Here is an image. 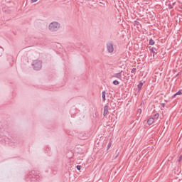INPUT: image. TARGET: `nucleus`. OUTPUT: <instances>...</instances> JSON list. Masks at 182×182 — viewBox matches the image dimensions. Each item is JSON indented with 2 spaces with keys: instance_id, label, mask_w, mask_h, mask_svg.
I'll return each mask as SVG.
<instances>
[{
  "instance_id": "f257e3e1",
  "label": "nucleus",
  "mask_w": 182,
  "mask_h": 182,
  "mask_svg": "<svg viewBox=\"0 0 182 182\" xmlns=\"http://www.w3.org/2000/svg\"><path fill=\"white\" fill-rule=\"evenodd\" d=\"M60 28V23L57 21L51 22L48 26V29L50 32H58Z\"/></svg>"
},
{
  "instance_id": "f03ea898",
  "label": "nucleus",
  "mask_w": 182,
  "mask_h": 182,
  "mask_svg": "<svg viewBox=\"0 0 182 182\" xmlns=\"http://www.w3.org/2000/svg\"><path fill=\"white\" fill-rule=\"evenodd\" d=\"M34 70H41L42 69V61L41 60H34L32 63Z\"/></svg>"
},
{
  "instance_id": "7ed1b4c3",
  "label": "nucleus",
  "mask_w": 182,
  "mask_h": 182,
  "mask_svg": "<svg viewBox=\"0 0 182 182\" xmlns=\"http://www.w3.org/2000/svg\"><path fill=\"white\" fill-rule=\"evenodd\" d=\"M106 48L108 53H113L114 52V43L112 41L107 43Z\"/></svg>"
},
{
  "instance_id": "20e7f679",
  "label": "nucleus",
  "mask_w": 182,
  "mask_h": 182,
  "mask_svg": "<svg viewBox=\"0 0 182 182\" xmlns=\"http://www.w3.org/2000/svg\"><path fill=\"white\" fill-rule=\"evenodd\" d=\"M122 71L120 73H115L114 74L113 77H116L117 79H119V80H122Z\"/></svg>"
},
{
  "instance_id": "39448f33",
  "label": "nucleus",
  "mask_w": 182,
  "mask_h": 182,
  "mask_svg": "<svg viewBox=\"0 0 182 182\" xmlns=\"http://www.w3.org/2000/svg\"><path fill=\"white\" fill-rule=\"evenodd\" d=\"M109 113V106L105 105L104 107V112H103V115L104 116H107V114Z\"/></svg>"
},
{
  "instance_id": "423d86ee",
  "label": "nucleus",
  "mask_w": 182,
  "mask_h": 182,
  "mask_svg": "<svg viewBox=\"0 0 182 182\" xmlns=\"http://www.w3.org/2000/svg\"><path fill=\"white\" fill-rule=\"evenodd\" d=\"M147 123L149 126H151V124L154 123V119L150 118L149 119H148Z\"/></svg>"
},
{
  "instance_id": "0eeeda50",
  "label": "nucleus",
  "mask_w": 182,
  "mask_h": 182,
  "mask_svg": "<svg viewBox=\"0 0 182 182\" xmlns=\"http://www.w3.org/2000/svg\"><path fill=\"white\" fill-rule=\"evenodd\" d=\"M102 100L106 102V91H102Z\"/></svg>"
},
{
  "instance_id": "6e6552de",
  "label": "nucleus",
  "mask_w": 182,
  "mask_h": 182,
  "mask_svg": "<svg viewBox=\"0 0 182 182\" xmlns=\"http://www.w3.org/2000/svg\"><path fill=\"white\" fill-rule=\"evenodd\" d=\"M181 95H182L181 90H179L178 92H177L176 94L173 95V97H176V96H180Z\"/></svg>"
},
{
  "instance_id": "1a4fd4ad",
  "label": "nucleus",
  "mask_w": 182,
  "mask_h": 182,
  "mask_svg": "<svg viewBox=\"0 0 182 182\" xmlns=\"http://www.w3.org/2000/svg\"><path fill=\"white\" fill-rule=\"evenodd\" d=\"M149 45L151 46L154 45V41L153 39L149 40Z\"/></svg>"
},
{
  "instance_id": "9d476101",
  "label": "nucleus",
  "mask_w": 182,
  "mask_h": 182,
  "mask_svg": "<svg viewBox=\"0 0 182 182\" xmlns=\"http://www.w3.org/2000/svg\"><path fill=\"white\" fill-rule=\"evenodd\" d=\"M2 53H4V48H2V47H0V56H2Z\"/></svg>"
},
{
  "instance_id": "9b49d317",
  "label": "nucleus",
  "mask_w": 182,
  "mask_h": 182,
  "mask_svg": "<svg viewBox=\"0 0 182 182\" xmlns=\"http://www.w3.org/2000/svg\"><path fill=\"white\" fill-rule=\"evenodd\" d=\"M142 87H143V82H141L138 85V89H141Z\"/></svg>"
},
{
  "instance_id": "f8f14e48",
  "label": "nucleus",
  "mask_w": 182,
  "mask_h": 182,
  "mask_svg": "<svg viewBox=\"0 0 182 182\" xmlns=\"http://www.w3.org/2000/svg\"><path fill=\"white\" fill-rule=\"evenodd\" d=\"M113 85H119V82L115 80L113 81Z\"/></svg>"
},
{
  "instance_id": "ddd939ff",
  "label": "nucleus",
  "mask_w": 182,
  "mask_h": 182,
  "mask_svg": "<svg viewBox=\"0 0 182 182\" xmlns=\"http://www.w3.org/2000/svg\"><path fill=\"white\" fill-rule=\"evenodd\" d=\"M159 114H155L154 117V119H159Z\"/></svg>"
},
{
  "instance_id": "4468645a",
  "label": "nucleus",
  "mask_w": 182,
  "mask_h": 182,
  "mask_svg": "<svg viewBox=\"0 0 182 182\" xmlns=\"http://www.w3.org/2000/svg\"><path fill=\"white\" fill-rule=\"evenodd\" d=\"M131 73H136V68H133L131 71Z\"/></svg>"
},
{
  "instance_id": "2eb2a0df",
  "label": "nucleus",
  "mask_w": 182,
  "mask_h": 182,
  "mask_svg": "<svg viewBox=\"0 0 182 182\" xmlns=\"http://www.w3.org/2000/svg\"><path fill=\"white\" fill-rule=\"evenodd\" d=\"M137 113L139 114H141V109H138Z\"/></svg>"
},
{
  "instance_id": "dca6fc26",
  "label": "nucleus",
  "mask_w": 182,
  "mask_h": 182,
  "mask_svg": "<svg viewBox=\"0 0 182 182\" xmlns=\"http://www.w3.org/2000/svg\"><path fill=\"white\" fill-rule=\"evenodd\" d=\"M80 165H77V166H76V168H77V170H80Z\"/></svg>"
},
{
  "instance_id": "f3484780",
  "label": "nucleus",
  "mask_w": 182,
  "mask_h": 182,
  "mask_svg": "<svg viewBox=\"0 0 182 182\" xmlns=\"http://www.w3.org/2000/svg\"><path fill=\"white\" fill-rule=\"evenodd\" d=\"M107 147H108V149H110V147H112V144L111 143L108 144Z\"/></svg>"
},
{
  "instance_id": "a211bd4d",
  "label": "nucleus",
  "mask_w": 182,
  "mask_h": 182,
  "mask_svg": "<svg viewBox=\"0 0 182 182\" xmlns=\"http://www.w3.org/2000/svg\"><path fill=\"white\" fill-rule=\"evenodd\" d=\"M151 53H153V55H154V50H153V48L151 49Z\"/></svg>"
},
{
  "instance_id": "6ab92c4d",
  "label": "nucleus",
  "mask_w": 182,
  "mask_h": 182,
  "mask_svg": "<svg viewBox=\"0 0 182 182\" xmlns=\"http://www.w3.org/2000/svg\"><path fill=\"white\" fill-rule=\"evenodd\" d=\"M32 4H34V2H38V0H31Z\"/></svg>"
},
{
  "instance_id": "aec40b11",
  "label": "nucleus",
  "mask_w": 182,
  "mask_h": 182,
  "mask_svg": "<svg viewBox=\"0 0 182 182\" xmlns=\"http://www.w3.org/2000/svg\"><path fill=\"white\" fill-rule=\"evenodd\" d=\"M182 156H180L179 158V161H181Z\"/></svg>"
},
{
  "instance_id": "412c9836",
  "label": "nucleus",
  "mask_w": 182,
  "mask_h": 182,
  "mask_svg": "<svg viewBox=\"0 0 182 182\" xmlns=\"http://www.w3.org/2000/svg\"><path fill=\"white\" fill-rule=\"evenodd\" d=\"M162 107H164V104H161Z\"/></svg>"
}]
</instances>
